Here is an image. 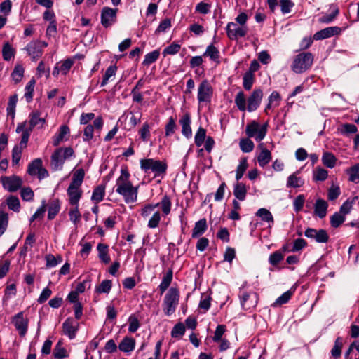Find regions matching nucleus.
<instances>
[{"label":"nucleus","instance_id":"nucleus-1","mask_svg":"<svg viewBox=\"0 0 359 359\" xmlns=\"http://www.w3.org/2000/svg\"><path fill=\"white\" fill-rule=\"evenodd\" d=\"M130 177L128 169L121 168V175L116 181V191L123 197L126 203H135L137 199L138 187L133 185Z\"/></svg>","mask_w":359,"mask_h":359},{"label":"nucleus","instance_id":"nucleus-2","mask_svg":"<svg viewBox=\"0 0 359 359\" xmlns=\"http://www.w3.org/2000/svg\"><path fill=\"white\" fill-rule=\"evenodd\" d=\"M85 177V171L79 168L73 172L71 182L67 189L69 203L71 205H77L82 196L83 191L81 188Z\"/></svg>","mask_w":359,"mask_h":359},{"label":"nucleus","instance_id":"nucleus-3","mask_svg":"<svg viewBox=\"0 0 359 359\" xmlns=\"http://www.w3.org/2000/svg\"><path fill=\"white\" fill-rule=\"evenodd\" d=\"M140 163L145 173L153 172L155 177L165 174L168 167L165 162L154 158L141 159Z\"/></svg>","mask_w":359,"mask_h":359},{"label":"nucleus","instance_id":"nucleus-4","mask_svg":"<svg viewBox=\"0 0 359 359\" xmlns=\"http://www.w3.org/2000/svg\"><path fill=\"white\" fill-rule=\"evenodd\" d=\"M180 292L175 287H171L165 294L163 302V310L166 316H170L175 313L179 304Z\"/></svg>","mask_w":359,"mask_h":359},{"label":"nucleus","instance_id":"nucleus-5","mask_svg":"<svg viewBox=\"0 0 359 359\" xmlns=\"http://www.w3.org/2000/svg\"><path fill=\"white\" fill-rule=\"evenodd\" d=\"M313 56L311 53H302L295 56L291 69L300 74L308 69L312 65Z\"/></svg>","mask_w":359,"mask_h":359},{"label":"nucleus","instance_id":"nucleus-6","mask_svg":"<svg viewBox=\"0 0 359 359\" xmlns=\"http://www.w3.org/2000/svg\"><path fill=\"white\" fill-rule=\"evenodd\" d=\"M268 123H266L262 126L256 121H252L247 124L245 133L249 138L254 137L255 140L260 142L267 133Z\"/></svg>","mask_w":359,"mask_h":359},{"label":"nucleus","instance_id":"nucleus-7","mask_svg":"<svg viewBox=\"0 0 359 359\" xmlns=\"http://www.w3.org/2000/svg\"><path fill=\"white\" fill-rule=\"evenodd\" d=\"M238 297L241 306L245 311L255 309L259 300L258 294L256 292L247 291L243 287L240 288Z\"/></svg>","mask_w":359,"mask_h":359},{"label":"nucleus","instance_id":"nucleus-8","mask_svg":"<svg viewBox=\"0 0 359 359\" xmlns=\"http://www.w3.org/2000/svg\"><path fill=\"white\" fill-rule=\"evenodd\" d=\"M213 95V88L207 79L203 80L198 87V103H210Z\"/></svg>","mask_w":359,"mask_h":359},{"label":"nucleus","instance_id":"nucleus-9","mask_svg":"<svg viewBox=\"0 0 359 359\" xmlns=\"http://www.w3.org/2000/svg\"><path fill=\"white\" fill-rule=\"evenodd\" d=\"M47 46L48 43L46 41L35 40L29 42L25 49L32 60H36L41 57L43 49Z\"/></svg>","mask_w":359,"mask_h":359},{"label":"nucleus","instance_id":"nucleus-10","mask_svg":"<svg viewBox=\"0 0 359 359\" xmlns=\"http://www.w3.org/2000/svg\"><path fill=\"white\" fill-rule=\"evenodd\" d=\"M0 181L3 187L10 192L16 191L22 184V180L17 175L3 176L0 178Z\"/></svg>","mask_w":359,"mask_h":359},{"label":"nucleus","instance_id":"nucleus-11","mask_svg":"<svg viewBox=\"0 0 359 359\" xmlns=\"http://www.w3.org/2000/svg\"><path fill=\"white\" fill-rule=\"evenodd\" d=\"M28 323L29 320L27 318L24 317L22 311L18 313L12 318V323L21 337H24L26 334L28 329Z\"/></svg>","mask_w":359,"mask_h":359},{"label":"nucleus","instance_id":"nucleus-12","mask_svg":"<svg viewBox=\"0 0 359 359\" xmlns=\"http://www.w3.org/2000/svg\"><path fill=\"white\" fill-rule=\"evenodd\" d=\"M306 237L315 240L317 243H325L329 240V235L325 229L308 228L304 232Z\"/></svg>","mask_w":359,"mask_h":359},{"label":"nucleus","instance_id":"nucleus-13","mask_svg":"<svg viewBox=\"0 0 359 359\" xmlns=\"http://www.w3.org/2000/svg\"><path fill=\"white\" fill-rule=\"evenodd\" d=\"M63 334L67 336L70 339L76 337L79 330V323L72 318H67L62 323Z\"/></svg>","mask_w":359,"mask_h":359},{"label":"nucleus","instance_id":"nucleus-14","mask_svg":"<svg viewBox=\"0 0 359 359\" xmlns=\"http://www.w3.org/2000/svg\"><path fill=\"white\" fill-rule=\"evenodd\" d=\"M248 28L246 27H239L234 22H229L226 26V34L231 40H236L239 37L246 35Z\"/></svg>","mask_w":359,"mask_h":359},{"label":"nucleus","instance_id":"nucleus-15","mask_svg":"<svg viewBox=\"0 0 359 359\" xmlns=\"http://www.w3.org/2000/svg\"><path fill=\"white\" fill-rule=\"evenodd\" d=\"M263 97V91L260 88L255 89L248 98V111H254L259 107Z\"/></svg>","mask_w":359,"mask_h":359},{"label":"nucleus","instance_id":"nucleus-16","mask_svg":"<svg viewBox=\"0 0 359 359\" xmlns=\"http://www.w3.org/2000/svg\"><path fill=\"white\" fill-rule=\"evenodd\" d=\"M116 20V9L104 7L101 12V24L107 28L115 23Z\"/></svg>","mask_w":359,"mask_h":359},{"label":"nucleus","instance_id":"nucleus-17","mask_svg":"<svg viewBox=\"0 0 359 359\" xmlns=\"http://www.w3.org/2000/svg\"><path fill=\"white\" fill-rule=\"evenodd\" d=\"M103 126V121L101 117H97L93 121V125L88 124L83 129V140L89 142L93 138L95 129L100 130Z\"/></svg>","mask_w":359,"mask_h":359},{"label":"nucleus","instance_id":"nucleus-18","mask_svg":"<svg viewBox=\"0 0 359 359\" xmlns=\"http://www.w3.org/2000/svg\"><path fill=\"white\" fill-rule=\"evenodd\" d=\"M341 28L337 26L326 27L316 32L313 35V39L316 41L323 40L335 35H338L341 33Z\"/></svg>","mask_w":359,"mask_h":359},{"label":"nucleus","instance_id":"nucleus-19","mask_svg":"<svg viewBox=\"0 0 359 359\" xmlns=\"http://www.w3.org/2000/svg\"><path fill=\"white\" fill-rule=\"evenodd\" d=\"M257 148L260 151L257 156V160L259 165L264 168L271 161V152L265 147L264 144L262 142L259 144Z\"/></svg>","mask_w":359,"mask_h":359},{"label":"nucleus","instance_id":"nucleus-20","mask_svg":"<svg viewBox=\"0 0 359 359\" xmlns=\"http://www.w3.org/2000/svg\"><path fill=\"white\" fill-rule=\"evenodd\" d=\"M62 151V149H57L51 155L50 165L54 170H60L62 168L65 160Z\"/></svg>","mask_w":359,"mask_h":359},{"label":"nucleus","instance_id":"nucleus-21","mask_svg":"<svg viewBox=\"0 0 359 359\" xmlns=\"http://www.w3.org/2000/svg\"><path fill=\"white\" fill-rule=\"evenodd\" d=\"M70 129L67 125H62L59 128V132L53 137V145L58 146L61 142L68 140Z\"/></svg>","mask_w":359,"mask_h":359},{"label":"nucleus","instance_id":"nucleus-22","mask_svg":"<svg viewBox=\"0 0 359 359\" xmlns=\"http://www.w3.org/2000/svg\"><path fill=\"white\" fill-rule=\"evenodd\" d=\"M180 124L182 126V133L187 138L192 136V130L191 128V116L189 113L184 114L180 119Z\"/></svg>","mask_w":359,"mask_h":359},{"label":"nucleus","instance_id":"nucleus-23","mask_svg":"<svg viewBox=\"0 0 359 359\" xmlns=\"http://www.w3.org/2000/svg\"><path fill=\"white\" fill-rule=\"evenodd\" d=\"M328 203L323 199L318 198L314 205V214L319 218H324L327 215Z\"/></svg>","mask_w":359,"mask_h":359},{"label":"nucleus","instance_id":"nucleus-24","mask_svg":"<svg viewBox=\"0 0 359 359\" xmlns=\"http://www.w3.org/2000/svg\"><path fill=\"white\" fill-rule=\"evenodd\" d=\"M40 112L39 111H32L29 114V130L31 131L34 127L39 128H43L46 121L45 118L40 117Z\"/></svg>","mask_w":359,"mask_h":359},{"label":"nucleus","instance_id":"nucleus-25","mask_svg":"<svg viewBox=\"0 0 359 359\" xmlns=\"http://www.w3.org/2000/svg\"><path fill=\"white\" fill-rule=\"evenodd\" d=\"M248 188L242 182H237L233 186V195L239 201H243L247 195Z\"/></svg>","mask_w":359,"mask_h":359},{"label":"nucleus","instance_id":"nucleus-26","mask_svg":"<svg viewBox=\"0 0 359 359\" xmlns=\"http://www.w3.org/2000/svg\"><path fill=\"white\" fill-rule=\"evenodd\" d=\"M248 100L246 99V96L243 90H240L236 94L234 102L235 104L241 111H248Z\"/></svg>","mask_w":359,"mask_h":359},{"label":"nucleus","instance_id":"nucleus-27","mask_svg":"<svg viewBox=\"0 0 359 359\" xmlns=\"http://www.w3.org/2000/svg\"><path fill=\"white\" fill-rule=\"evenodd\" d=\"M207 222L205 219H201L195 223L192 230V238H198L203 235L207 229Z\"/></svg>","mask_w":359,"mask_h":359},{"label":"nucleus","instance_id":"nucleus-28","mask_svg":"<svg viewBox=\"0 0 359 359\" xmlns=\"http://www.w3.org/2000/svg\"><path fill=\"white\" fill-rule=\"evenodd\" d=\"M299 172H295L287 177V188H299L304 185V181L298 176Z\"/></svg>","mask_w":359,"mask_h":359},{"label":"nucleus","instance_id":"nucleus-29","mask_svg":"<svg viewBox=\"0 0 359 359\" xmlns=\"http://www.w3.org/2000/svg\"><path fill=\"white\" fill-rule=\"evenodd\" d=\"M98 251V257L100 259L104 264L109 263L111 259L109 255V247L107 245L104 243H99L97 246Z\"/></svg>","mask_w":359,"mask_h":359},{"label":"nucleus","instance_id":"nucleus-30","mask_svg":"<svg viewBox=\"0 0 359 359\" xmlns=\"http://www.w3.org/2000/svg\"><path fill=\"white\" fill-rule=\"evenodd\" d=\"M256 215L260 217L262 221L267 222L269 224V226H271L274 223L272 214L269 210L264 208H259L257 211Z\"/></svg>","mask_w":359,"mask_h":359},{"label":"nucleus","instance_id":"nucleus-31","mask_svg":"<svg viewBox=\"0 0 359 359\" xmlns=\"http://www.w3.org/2000/svg\"><path fill=\"white\" fill-rule=\"evenodd\" d=\"M135 341L130 337H124L119 344V349L126 353L131 352L135 348Z\"/></svg>","mask_w":359,"mask_h":359},{"label":"nucleus","instance_id":"nucleus-32","mask_svg":"<svg viewBox=\"0 0 359 359\" xmlns=\"http://www.w3.org/2000/svg\"><path fill=\"white\" fill-rule=\"evenodd\" d=\"M105 195V185L100 184L96 187L93 191L91 200L95 203L101 202Z\"/></svg>","mask_w":359,"mask_h":359},{"label":"nucleus","instance_id":"nucleus-33","mask_svg":"<svg viewBox=\"0 0 359 359\" xmlns=\"http://www.w3.org/2000/svg\"><path fill=\"white\" fill-rule=\"evenodd\" d=\"M358 198V196L348 198L340 207L339 212H341L344 216L350 213L352 210L353 204L355 203Z\"/></svg>","mask_w":359,"mask_h":359},{"label":"nucleus","instance_id":"nucleus-34","mask_svg":"<svg viewBox=\"0 0 359 359\" xmlns=\"http://www.w3.org/2000/svg\"><path fill=\"white\" fill-rule=\"evenodd\" d=\"M53 357L55 359H64L68 357V353L65 348L62 346V342L60 340L53 349Z\"/></svg>","mask_w":359,"mask_h":359},{"label":"nucleus","instance_id":"nucleus-35","mask_svg":"<svg viewBox=\"0 0 359 359\" xmlns=\"http://www.w3.org/2000/svg\"><path fill=\"white\" fill-rule=\"evenodd\" d=\"M172 280V271L169 269L166 274L163 276L161 284L159 285V290L161 294L165 292V291L168 288Z\"/></svg>","mask_w":359,"mask_h":359},{"label":"nucleus","instance_id":"nucleus-36","mask_svg":"<svg viewBox=\"0 0 359 359\" xmlns=\"http://www.w3.org/2000/svg\"><path fill=\"white\" fill-rule=\"evenodd\" d=\"M203 56L209 57L212 61L219 63V52L212 44H210L207 47L205 53H203Z\"/></svg>","mask_w":359,"mask_h":359},{"label":"nucleus","instance_id":"nucleus-37","mask_svg":"<svg viewBox=\"0 0 359 359\" xmlns=\"http://www.w3.org/2000/svg\"><path fill=\"white\" fill-rule=\"evenodd\" d=\"M248 168V163L246 158H241L239 164L236 170V179L240 180L243 176L245 172Z\"/></svg>","mask_w":359,"mask_h":359},{"label":"nucleus","instance_id":"nucleus-38","mask_svg":"<svg viewBox=\"0 0 359 359\" xmlns=\"http://www.w3.org/2000/svg\"><path fill=\"white\" fill-rule=\"evenodd\" d=\"M322 162L327 168H333L336 165L337 158L332 153L325 152L322 156Z\"/></svg>","mask_w":359,"mask_h":359},{"label":"nucleus","instance_id":"nucleus-39","mask_svg":"<svg viewBox=\"0 0 359 359\" xmlns=\"http://www.w3.org/2000/svg\"><path fill=\"white\" fill-rule=\"evenodd\" d=\"M42 166V160L41 158H36L32 161L27 168V172L32 176H35L38 173L39 169Z\"/></svg>","mask_w":359,"mask_h":359},{"label":"nucleus","instance_id":"nucleus-40","mask_svg":"<svg viewBox=\"0 0 359 359\" xmlns=\"http://www.w3.org/2000/svg\"><path fill=\"white\" fill-rule=\"evenodd\" d=\"M116 70L117 67L115 65H111L107 69L103 76L102 81L100 83L102 87L106 86L108 83L109 79L115 76Z\"/></svg>","mask_w":359,"mask_h":359},{"label":"nucleus","instance_id":"nucleus-41","mask_svg":"<svg viewBox=\"0 0 359 359\" xmlns=\"http://www.w3.org/2000/svg\"><path fill=\"white\" fill-rule=\"evenodd\" d=\"M45 259L46 262V266L48 268L55 267L62 262L61 255L54 256L52 254L46 255Z\"/></svg>","mask_w":359,"mask_h":359},{"label":"nucleus","instance_id":"nucleus-42","mask_svg":"<svg viewBox=\"0 0 359 359\" xmlns=\"http://www.w3.org/2000/svg\"><path fill=\"white\" fill-rule=\"evenodd\" d=\"M158 203V206L161 205L163 213L165 215L170 214L171 211L172 203L170 197L167 195L163 196L161 201Z\"/></svg>","mask_w":359,"mask_h":359},{"label":"nucleus","instance_id":"nucleus-43","mask_svg":"<svg viewBox=\"0 0 359 359\" xmlns=\"http://www.w3.org/2000/svg\"><path fill=\"white\" fill-rule=\"evenodd\" d=\"M331 8L332 9V13L329 15H325L320 18V22L327 24L332 22L336 18L339 12V8L335 6H332Z\"/></svg>","mask_w":359,"mask_h":359},{"label":"nucleus","instance_id":"nucleus-44","mask_svg":"<svg viewBox=\"0 0 359 359\" xmlns=\"http://www.w3.org/2000/svg\"><path fill=\"white\" fill-rule=\"evenodd\" d=\"M24 67L22 65L18 64L15 66L14 69L11 74V77L15 83H19L24 76Z\"/></svg>","mask_w":359,"mask_h":359},{"label":"nucleus","instance_id":"nucleus-45","mask_svg":"<svg viewBox=\"0 0 359 359\" xmlns=\"http://www.w3.org/2000/svg\"><path fill=\"white\" fill-rule=\"evenodd\" d=\"M72 206L69 211V219L74 225H76L81 220V214L79 210V205Z\"/></svg>","mask_w":359,"mask_h":359},{"label":"nucleus","instance_id":"nucleus-46","mask_svg":"<svg viewBox=\"0 0 359 359\" xmlns=\"http://www.w3.org/2000/svg\"><path fill=\"white\" fill-rule=\"evenodd\" d=\"M239 146L241 151L244 153L251 152L255 147L253 142L249 138H243L240 140Z\"/></svg>","mask_w":359,"mask_h":359},{"label":"nucleus","instance_id":"nucleus-47","mask_svg":"<svg viewBox=\"0 0 359 359\" xmlns=\"http://www.w3.org/2000/svg\"><path fill=\"white\" fill-rule=\"evenodd\" d=\"M345 216L341 212H337L330 217V224L334 228H338L345 221Z\"/></svg>","mask_w":359,"mask_h":359},{"label":"nucleus","instance_id":"nucleus-48","mask_svg":"<svg viewBox=\"0 0 359 359\" xmlns=\"http://www.w3.org/2000/svg\"><path fill=\"white\" fill-rule=\"evenodd\" d=\"M346 172L349 175V181L355 183L359 182V163L347 169Z\"/></svg>","mask_w":359,"mask_h":359},{"label":"nucleus","instance_id":"nucleus-49","mask_svg":"<svg viewBox=\"0 0 359 359\" xmlns=\"http://www.w3.org/2000/svg\"><path fill=\"white\" fill-rule=\"evenodd\" d=\"M17 102H18L17 95H13L10 97L6 110H7L8 116H11L13 118L15 116V111Z\"/></svg>","mask_w":359,"mask_h":359},{"label":"nucleus","instance_id":"nucleus-50","mask_svg":"<svg viewBox=\"0 0 359 359\" xmlns=\"http://www.w3.org/2000/svg\"><path fill=\"white\" fill-rule=\"evenodd\" d=\"M206 130L202 127H200L194 137V142L197 147H201L206 140Z\"/></svg>","mask_w":359,"mask_h":359},{"label":"nucleus","instance_id":"nucleus-51","mask_svg":"<svg viewBox=\"0 0 359 359\" xmlns=\"http://www.w3.org/2000/svg\"><path fill=\"white\" fill-rule=\"evenodd\" d=\"M112 283L109 280H103L99 285L96 286L95 291L97 293H109L111 289Z\"/></svg>","mask_w":359,"mask_h":359},{"label":"nucleus","instance_id":"nucleus-52","mask_svg":"<svg viewBox=\"0 0 359 359\" xmlns=\"http://www.w3.org/2000/svg\"><path fill=\"white\" fill-rule=\"evenodd\" d=\"M177 124L175 123V119L170 116L168 118V122L165 125V135L166 137L171 136L175 133V130H177Z\"/></svg>","mask_w":359,"mask_h":359},{"label":"nucleus","instance_id":"nucleus-53","mask_svg":"<svg viewBox=\"0 0 359 359\" xmlns=\"http://www.w3.org/2000/svg\"><path fill=\"white\" fill-rule=\"evenodd\" d=\"M343 346V339L340 337H338L335 341L334 345L331 351V354L334 358H339L341 353V348Z\"/></svg>","mask_w":359,"mask_h":359},{"label":"nucleus","instance_id":"nucleus-54","mask_svg":"<svg viewBox=\"0 0 359 359\" xmlns=\"http://www.w3.org/2000/svg\"><path fill=\"white\" fill-rule=\"evenodd\" d=\"M151 127L149 123L145 122L143 123L142 128L139 130L140 138L144 142H148L151 137L150 133Z\"/></svg>","mask_w":359,"mask_h":359},{"label":"nucleus","instance_id":"nucleus-55","mask_svg":"<svg viewBox=\"0 0 359 359\" xmlns=\"http://www.w3.org/2000/svg\"><path fill=\"white\" fill-rule=\"evenodd\" d=\"M36 81L34 79H32L25 87V97L27 102H30L33 99L34 88Z\"/></svg>","mask_w":359,"mask_h":359},{"label":"nucleus","instance_id":"nucleus-56","mask_svg":"<svg viewBox=\"0 0 359 359\" xmlns=\"http://www.w3.org/2000/svg\"><path fill=\"white\" fill-rule=\"evenodd\" d=\"M212 5L205 1H201L196 4L195 12L197 13L206 15L210 12Z\"/></svg>","mask_w":359,"mask_h":359},{"label":"nucleus","instance_id":"nucleus-57","mask_svg":"<svg viewBox=\"0 0 359 359\" xmlns=\"http://www.w3.org/2000/svg\"><path fill=\"white\" fill-rule=\"evenodd\" d=\"M15 50L9 43H4L2 49V56L4 60L9 61L14 57Z\"/></svg>","mask_w":359,"mask_h":359},{"label":"nucleus","instance_id":"nucleus-58","mask_svg":"<svg viewBox=\"0 0 359 359\" xmlns=\"http://www.w3.org/2000/svg\"><path fill=\"white\" fill-rule=\"evenodd\" d=\"M160 52L158 50H155L151 53H147L144 56L142 64L144 65H149L156 62L159 57Z\"/></svg>","mask_w":359,"mask_h":359},{"label":"nucleus","instance_id":"nucleus-59","mask_svg":"<svg viewBox=\"0 0 359 359\" xmlns=\"http://www.w3.org/2000/svg\"><path fill=\"white\" fill-rule=\"evenodd\" d=\"M60 209V205L59 203V201H53L48 208V218L49 219H53L55 218V217L57 215Z\"/></svg>","mask_w":359,"mask_h":359},{"label":"nucleus","instance_id":"nucleus-60","mask_svg":"<svg viewBox=\"0 0 359 359\" xmlns=\"http://www.w3.org/2000/svg\"><path fill=\"white\" fill-rule=\"evenodd\" d=\"M6 203L9 209L14 212H19L20 208V203L18 197L11 196L7 198Z\"/></svg>","mask_w":359,"mask_h":359},{"label":"nucleus","instance_id":"nucleus-61","mask_svg":"<svg viewBox=\"0 0 359 359\" xmlns=\"http://www.w3.org/2000/svg\"><path fill=\"white\" fill-rule=\"evenodd\" d=\"M243 88L246 90H250L252 88V85L255 81L254 74H252L251 72H245L243 76Z\"/></svg>","mask_w":359,"mask_h":359},{"label":"nucleus","instance_id":"nucleus-62","mask_svg":"<svg viewBox=\"0 0 359 359\" xmlns=\"http://www.w3.org/2000/svg\"><path fill=\"white\" fill-rule=\"evenodd\" d=\"M293 292L290 290H287L280 296L276 302L273 304V306H280L286 304L292 297Z\"/></svg>","mask_w":359,"mask_h":359},{"label":"nucleus","instance_id":"nucleus-63","mask_svg":"<svg viewBox=\"0 0 359 359\" xmlns=\"http://www.w3.org/2000/svg\"><path fill=\"white\" fill-rule=\"evenodd\" d=\"M185 332V326L183 323L176 324L171 331V335L173 338L182 337Z\"/></svg>","mask_w":359,"mask_h":359},{"label":"nucleus","instance_id":"nucleus-64","mask_svg":"<svg viewBox=\"0 0 359 359\" xmlns=\"http://www.w3.org/2000/svg\"><path fill=\"white\" fill-rule=\"evenodd\" d=\"M328 177V172L322 168H317L313 172V180L316 181H325Z\"/></svg>","mask_w":359,"mask_h":359}]
</instances>
